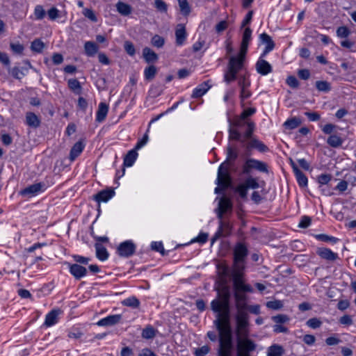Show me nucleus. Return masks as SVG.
I'll return each mask as SVG.
<instances>
[{"instance_id":"1","label":"nucleus","mask_w":356,"mask_h":356,"mask_svg":"<svg viewBox=\"0 0 356 356\" xmlns=\"http://www.w3.org/2000/svg\"><path fill=\"white\" fill-rule=\"evenodd\" d=\"M230 294L227 289L218 293V297L211 302V309L217 313L214 324L218 331V356H232L233 341L230 325Z\"/></svg>"},{"instance_id":"2","label":"nucleus","mask_w":356,"mask_h":356,"mask_svg":"<svg viewBox=\"0 0 356 356\" xmlns=\"http://www.w3.org/2000/svg\"><path fill=\"white\" fill-rule=\"evenodd\" d=\"M233 254L232 277L234 287L237 290L252 292V286L249 284H245L243 281L245 259L248 254L247 246L243 243H236L233 250Z\"/></svg>"},{"instance_id":"3","label":"nucleus","mask_w":356,"mask_h":356,"mask_svg":"<svg viewBox=\"0 0 356 356\" xmlns=\"http://www.w3.org/2000/svg\"><path fill=\"white\" fill-rule=\"evenodd\" d=\"M237 356H250V353L255 350L256 343L248 339V327H236Z\"/></svg>"},{"instance_id":"4","label":"nucleus","mask_w":356,"mask_h":356,"mask_svg":"<svg viewBox=\"0 0 356 356\" xmlns=\"http://www.w3.org/2000/svg\"><path fill=\"white\" fill-rule=\"evenodd\" d=\"M229 164L227 161L222 163L218 171L217 184L222 189L228 188L231 184V177L229 173Z\"/></svg>"},{"instance_id":"5","label":"nucleus","mask_w":356,"mask_h":356,"mask_svg":"<svg viewBox=\"0 0 356 356\" xmlns=\"http://www.w3.org/2000/svg\"><path fill=\"white\" fill-rule=\"evenodd\" d=\"M229 124L237 129L238 128L246 126L247 129L243 136L246 139L251 138L254 129V123L253 122L247 121L239 115L235 117L232 121L229 120Z\"/></svg>"},{"instance_id":"6","label":"nucleus","mask_w":356,"mask_h":356,"mask_svg":"<svg viewBox=\"0 0 356 356\" xmlns=\"http://www.w3.org/2000/svg\"><path fill=\"white\" fill-rule=\"evenodd\" d=\"M245 55L246 53L243 54L242 51L240 50L236 56H231L229 60L227 68L238 73L243 67Z\"/></svg>"},{"instance_id":"7","label":"nucleus","mask_w":356,"mask_h":356,"mask_svg":"<svg viewBox=\"0 0 356 356\" xmlns=\"http://www.w3.org/2000/svg\"><path fill=\"white\" fill-rule=\"evenodd\" d=\"M219 220V227L212 238L213 243L217 238L229 236L232 232V226L230 222L226 220H223L222 218Z\"/></svg>"},{"instance_id":"8","label":"nucleus","mask_w":356,"mask_h":356,"mask_svg":"<svg viewBox=\"0 0 356 356\" xmlns=\"http://www.w3.org/2000/svg\"><path fill=\"white\" fill-rule=\"evenodd\" d=\"M251 169H256L260 172H268L267 165L265 163L258 160L248 159L243 166V172L249 173Z\"/></svg>"},{"instance_id":"9","label":"nucleus","mask_w":356,"mask_h":356,"mask_svg":"<svg viewBox=\"0 0 356 356\" xmlns=\"http://www.w3.org/2000/svg\"><path fill=\"white\" fill-rule=\"evenodd\" d=\"M136 245L131 241H127L120 243L118 248V252L120 256L129 257L134 254Z\"/></svg>"},{"instance_id":"10","label":"nucleus","mask_w":356,"mask_h":356,"mask_svg":"<svg viewBox=\"0 0 356 356\" xmlns=\"http://www.w3.org/2000/svg\"><path fill=\"white\" fill-rule=\"evenodd\" d=\"M232 203L227 197H222L218 203L217 216L219 219H222L223 214L227 211L232 210Z\"/></svg>"},{"instance_id":"11","label":"nucleus","mask_w":356,"mask_h":356,"mask_svg":"<svg viewBox=\"0 0 356 356\" xmlns=\"http://www.w3.org/2000/svg\"><path fill=\"white\" fill-rule=\"evenodd\" d=\"M44 184L42 183H37L32 184L20 191L22 195H28L29 197L37 195L39 192L43 191Z\"/></svg>"},{"instance_id":"12","label":"nucleus","mask_w":356,"mask_h":356,"mask_svg":"<svg viewBox=\"0 0 356 356\" xmlns=\"http://www.w3.org/2000/svg\"><path fill=\"white\" fill-rule=\"evenodd\" d=\"M245 24H243L241 26V29H243V38L242 42L241 44L240 50L242 51V54L247 53L248 47L249 42L251 40V35H252V30L249 27H245Z\"/></svg>"},{"instance_id":"13","label":"nucleus","mask_w":356,"mask_h":356,"mask_svg":"<svg viewBox=\"0 0 356 356\" xmlns=\"http://www.w3.org/2000/svg\"><path fill=\"white\" fill-rule=\"evenodd\" d=\"M70 272L74 277L76 280H80L87 274V269L78 264H70Z\"/></svg>"},{"instance_id":"14","label":"nucleus","mask_w":356,"mask_h":356,"mask_svg":"<svg viewBox=\"0 0 356 356\" xmlns=\"http://www.w3.org/2000/svg\"><path fill=\"white\" fill-rule=\"evenodd\" d=\"M122 318L120 314L110 315L97 322L99 326H111L118 323Z\"/></svg>"},{"instance_id":"15","label":"nucleus","mask_w":356,"mask_h":356,"mask_svg":"<svg viewBox=\"0 0 356 356\" xmlns=\"http://www.w3.org/2000/svg\"><path fill=\"white\" fill-rule=\"evenodd\" d=\"M186 35L185 26L181 24H178L175 29L176 45H182L186 40Z\"/></svg>"},{"instance_id":"16","label":"nucleus","mask_w":356,"mask_h":356,"mask_svg":"<svg viewBox=\"0 0 356 356\" xmlns=\"http://www.w3.org/2000/svg\"><path fill=\"white\" fill-rule=\"evenodd\" d=\"M316 253L318 256H320L322 259L328 260V261H334L338 259V254L334 252H332L330 249L325 248H320L316 250Z\"/></svg>"},{"instance_id":"17","label":"nucleus","mask_w":356,"mask_h":356,"mask_svg":"<svg viewBox=\"0 0 356 356\" xmlns=\"http://www.w3.org/2000/svg\"><path fill=\"white\" fill-rule=\"evenodd\" d=\"M260 39L261 42L266 45L262 54V56H264L274 49L275 43L271 38L264 33L260 35Z\"/></svg>"},{"instance_id":"18","label":"nucleus","mask_w":356,"mask_h":356,"mask_svg":"<svg viewBox=\"0 0 356 356\" xmlns=\"http://www.w3.org/2000/svg\"><path fill=\"white\" fill-rule=\"evenodd\" d=\"M256 69L259 74L266 75L272 72L271 65L264 59H259L256 63Z\"/></svg>"},{"instance_id":"19","label":"nucleus","mask_w":356,"mask_h":356,"mask_svg":"<svg viewBox=\"0 0 356 356\" xmlns=\"http://www.w3.org/2000/svg\"><path fill=\"white\" fill-rule=\"evenodd\" d=\"M211 88L209 81H207L199 85L193 90L192 98H198L204 95Z\"/></svg>"},{"instance_id":"20","label":"nucleus","mask_w":356,"mask_h":356,"mask_svg":"<svg viewBox=\"0 0 356 356\" xmlns=\"http://www.w3.org/2000/svg\"><path fill=\"white\" fill-rule=\"evenodd\" d=\"M60 313L59 309H53L46 315L44 325L47 327L54 325L58 322V315Z\"/></svg>"},{"instance_id":"21","label":"nucleus","mask_w":356,"mask_h":356,"mask_svg":"<svg viewBox=\"0 0 356 356\" xmlns=\"http://www.w3.org/2000/svg\"><path fill=\"white\" fill-rule=\"evenodd\" d=\"M115 195V192L112 189L103 190L95 195V200L97 202L108 201Z\"/></svg>"},{"instance_id":"22","label":"nucleus","mask_w":356,"mask_h":356,"mask_svg":"<svg viewBox=\"0 0 356 356\" xmlns=\"http://www.w3.org/2000/svg\"><path fill=\"white\" fill-rule=\"evenodd\" d=\"M84 144L81 141L76 142L72 147L70 152V159L71 161H74L83 152L84 149Z\"/></svg>"},{"instance_id":"23","label":"nucleus","mask_w":356,"mask_h":356,"mask_svg":"<svg viewBox=\"0 0 356 356\" xmlns=\"http://www.w3.org/2000/svg\"><path fill=\"white\" fill-rule=\"evenodd\" d=\"M26 123L31 127L38 128L40 125V120L34 113L28 112L26 114Z\"/></svg>"},{"instance_id":"24","label":"nucleus","mask_w":356,"mask_h":356,"mask_svg":"<svg viewBox=\"0 0 356 356\" xmlns=\"http://www.w3.org/2000/svg\"><path fill=\"white\" fill-rule=\"evenodd\" d=\"M108 111V105L106 103L101 102L97 111L96 120L99 122H103L107 115Z\"/></svg>"},{"instance_id":"25","label":"nucleus","mask_w":356,"mask_h":356,"mask_svg":"<svg viewBox=\"0 0 356 356\" xmlns=\"http://www.w3.org/2000/svg\"><path fill=\"white\" fill-rule=\"evenodd\" d=\"M143 56L148 63L156 62L158 60V55L149 47H145L143 50Z\"/></svg>"},{"instance_id":"26","label":"nucleus","mask_w":356,"mask_h":356,"mask_svg":"<svg viewBox=\"0 0 356 356\" xmlns=\"http://www.w3.org/2000/svg\"><path fill=\"white\" fill-rule=\"evenodd\" d=\"M138 156V153L136 152V149H131L128 152L124 159V165L126 167H131L134 163L136 160Z\"/></svg>"},{"instance_id":"27","label":"nucleus","mask_w":356,"mask_h":356,"mask_svg":"<svg viewBox=\"0 0 356 356\" xmlns=\"http://www.w3.org/2000/svg\"><path fill=\"white\" fill-rule=\"evenodd\" d=\"M248 314H243L241 312L240 314H236V327H248Z\"/></svg>"},{"instance_id":"28","label":"nucleus","mask_w":356,"mask_h":356,"mask_svg":"<svg viewBox=\"0 0 356 356\" xmlns=\"http://www.w3.org/2000/svg\"><path fill=\"white\" fill-rule=\"evenodd\" d=\"M69 88L75 94L80 95L82 88L80 82L76 79H70L67 81Z\"/></svg>"},{"instance_id":"29","label":"nucleus","mask_w":356,"mask_h":356,"mask_svg":"<svg viewBox=\"0 0 356 356\" xmlns=\"http://www.w3.org/2000/svg\"><path fill=\"white\" fill-rule=\"evenodd\" d=\"M95 246L96 250L97 257L101 261H104L107 259L108 257V253L105 247H104L102 245L99 243H96Z\"/></svg>"},{"instance_id":"30","label":"nucleus","mask_w":356,"mask_h":356,"mask_svg":"<svg viewBox=\"0 0 356 356\" xmlns=\"http://www.w3.org/2000/svg\"><path fill=\"white\" fill-rule=\"evenodd\" d=\"M85 51L87 56H93L98 51V46L93 42H86L84 44Z\"/></svg>"},{"instance_id":"31","label":"nucleus","mask_w":356,"mask_h":356,"mask_svg":"<svg viewBox=\"0 0 356 356\" xmlns=\"http://www.w3.org/2000/svg\"><path fill=\"white\" fill-rule=\"evenodd\" d=\"M284 352V350L281 346L274 344L268 348L267 356H282Z\"/></svg>"},{"instance_id":"32","label":"nucleus","mask_w":356,"mask_h":356,"mask_svg":"<svg viewBox=\"0 0 356 356\" xmlns=\"http://www.w3.org/2000/svg\"><path fill=\"white\" fill-rule=\"evenodd\" d=\"M229 138L232 140H238V141H241V143H244L245 140H246V138H245L244 137H243V138H242V135L239 132V131L237 129L231 126L230 124H229Z\"/></svg>"},{"instance_id":"33","label":"nucleus","mask_w":356,"mask_h":356,"mask_svg":"<svg viewBox=\"0 0 356 356\" xmlns=\"http://www.w3.org/2000/svg\"><path fill=\"white\" fill-rule=\"evenodd\" d=\"M156 332L157 330L154 329L152 326L147 325L143 329L142 332V337L143 338L146 339H151L156 336Z\"/></svg>"},{"instance_id":"34","label":"nucleus","mask_w":356,"mask_h":356,"mask_svg":"<svg viewBox=\"0 0 356 356\" xmlns=\"http://www.w3.org/2000/svg\"><path fill=\"white\" fill-rule=\"evenodd\" d=\"M122 304L131 308H138L140 306V301L135 296H131L122 300Z\"/></svg>"},{"instance_id":"35","label":"nucleus","mask_w":356,"mask_h":356,"mask_svg":"<svg viewBox=\"0 0 356 356\" xmlns=\"http://www.w3.org/2000/svg\"><path fill=\"white\" fill-rule=\"evenodd\" d=\"M179 11L184 16H188L191 13V7L187 0H177Z\"/></svg>"},{"instance_id":"36","label":"nucleus","mask_w":356,"mask_h":356,"mask_svg":"<svg viewBox=\"0 0 356 356\" xmlns=\"http://www.w3.org/2000/svg\"><path fill=\"white\" fill-rule=\"evenodd\" d=\"M315 86L319 92H327L331 90V85L327 81H317Z\"/></svg>"},{"instance_id":"37","label":"nucleus","mask_w":356,"mask_h":356,"mask_svg":"<svg viewBox=\"0 0 356 356\" xmlns=\"http://www.w3.org/2000/svg\"><path fill=\"white\" fill-rule=\"evenodd\" d=\"M294 174L300 187H305L307 186V177L300 170H297V172Z\"/></svg>"},{"instance_id":"38","label":"nucleus","mask_w":356,"mask_h":356,"mask_svg":"<svg viewBox=\"0 0 356 356\" xmlns=\"http://www.w3.org/2000/svg\"><path fill=\"white\" fill-rule=\"evenodd\" d=\"M327 144L332 147H340L343 143V140L337 135H331L327 140Z\"/></svg>"},{"instance_id":"39","label":"nucleus","mask_w":356,"mask_h":356,"mask_svg":"<svg viewBox=\"0 0 356 356\" xmlns=\"http://www.w3.org/2000/svg\"><path fill=\"white\" fill-rule=\"evenodd\" d=\"M157 73V69L154 65H149L144 70V76L147 80H152L156 74Z\"/></svg>"},{"instance_id":"40","label":"nucleus","mask_w":356,"mask_h":356,"mask_svg":"<svg viewBox=\"0 0 356 356\" xmlns=\"http://www.w3.org/2000/svg\"><path fill=\"white\" fill-rule=\"evenodd\" d=\"M249 146L252 148H256L260 152H266L268 147L261 141L256 138H252L249 143Z\"/></svg>"},{"instance_id":"41","label":"nucleus","mask_w":356,"mask_h":356,"mask_svg":"<svg viewBox=\"0 0 356 356\" xmlns=\"http://www.w3.org/2000/svg\"><path fill=\"white\" fill-rule=\"evenodd\" d=\"M44 47V44L39 39L34 40L31 42V49L35 53H41Z\"/></svg>"},{"instance_id":"42","label":"nucleus","mask_w":356,"mask_h":356,"mask_svg":"<svg viewBox=\"0 0 356 356\" xmlns=\"http://www.w3.org/2000/svg\"><path fill=\"white\" fill-rule=\"evenodd\" d=\"M301 124V121L300 119L293 118L291 119L287 120L284 123V126L289 129H293L298 127Z\"/></svg>"},{"instance_id":"43","label":"nucleus","mask_w":356,"mask_h":356,"mask_svg":"<svg viewBox=\"0 0 356 356\" xmlns=\"http://www.w3.org/2000/svg\"><path fill=\"white\" fill-rule=\"evenodd\" d=\"M238 84L241 88H249L250 86L249 74H245L244 75H241L238 78Z\"/></svg>"},{"instance_id":"44","label":"nucleus","mask_w":356,"mask_h":356,"mask_svg":"<svg viewBox=\"0 0 356 356\" xmlns=\"http://www.w3.org/2000/svg\"><path fill=\"white\" fill-rule=\"evenodd\" d=\"M116 7L118 11L122 15H127L131 13V7L127 3L118 2Z\"/></svg>"},{"instance_id":"45","label":"nucleus","mask_w":356,"mask_h":356,"mask_svg":"<svg viewBox=\"0 0 356 356\" xmlns=\"http://www.w3.org/2000/svg\"><path fill=\"white\" fill-rule=\"evenodd\" d=\"M237 72L232 71L227 68V72L224 76V80L227 83H230L231 82L235 81L236 79Z\"/></svg>"},{"instance_id":"46","label":"nucleus","mask_w":356,"mask_h":356,"mask_svg":"<svg viewBox=\"0 0 356 356\" xmlns=\"http://www.w3.org/2000/svg\"><path fill=\"white\" fill-rule=\"evenodd\" d=\"M151 43L153 46L161 48L164 45L165 40L163 37L159 35H155L152 37Z\"/></svg>"},{"instance_id":"47","label":"nucleus","mask_w":356,"mask_h":356,"mask_svg":"<svg viewBox=\"0 0 356 356\" xmlns=\"http://www.w3.org/2000/svg\"><path fill=\"white\" fill-rule=\"evenodd\" d=\"M243 184L248 188L256 189L259 187V184L257 179L252 177H248L246 179Z\"/></svg>"},{"instance_id":"48","label":"nucleus","mask_w":356,"mask_h":356,"mask_svg":"<svg viewBox=\"0 0 356 356\" xmlns=\"http://www.w3.org/2000/svg\"><path fill=\"white\" fill-rule=\"evenodd\" d=\"M289 317L286 314H278L272 317V320L276 324H282L287 323L289 321Z\"/></svg>"},{"instance_id":"49","label":"nucleus","mask_w":356,"mask_h":356,"mask_svg":"<svg viewBox=\"0 0 356 356\" xmlns=\"http://www.w3.org/2000/svg\"><path fill=\"white\" fill-rule=\"evenodd\" d=\"M266 307L271 309H280L283 307V303L281 300H275L269 301L266 303Z\"/></svg>"},{"instance_id":"50","label":"nucleus","mask_w":356,"mask_h":356,"mask_svg":"<svg viewBox=\"0 0 356 356\" xmlns=\"http://www.w3.org/2000/svg\"><path fill=\"white\" fill-rule=\"evenodd\" d=\"M316 238L318 239V240H321L322 241H324V242H332V243H337L338 241V238H335L334 236H330L328 235H326V234H318V235H316Z\"/></svg>"},{"instance_id":"51","label":"nucleus","mask_w":356,"mask_h":356,"mask_svg":"<svg viewBox=\"0 0 356 356\" xmlns=\"http://www.w3.org/2000/svg\"><path fill=\"white\" fill-rule=\"evenodd\" d=\"M350 33V30L344 26H340L337 30V35L339 38H347Z\"/></svg>"},{"instance_id":"52","label":"nucleus","mask_w":356,"mask_h":356,"mask_svg":"<svg viewBox=\"0 0 356 356\" xmlns=\"http://www.w3.org/2000/svg\"><path fill=\"white\" fill-rule=\"evenodd\" d=\"M306 324L309 327L316 329L321 325L322 322L317 318H312L307 321Z\"/></svg>"},{"instance_id":"53","label":"nucleus","mask_w":356,"mask_h":356,"mask_svg":"<svg viewBox=\"0 0 356 356\" xmlns=\"http://www.w3.org/2000/svg\"><path fill=\"white\" fill-rule=\"evenodd\" d=\"M124 50L129 56H134L136 53L135 47L132 42L126 41L124 44Z\"/></svg>"},{"instance_id":"54","label":"nucleus","mask_w":356,"mask_h":356,"mask_svg":"<svg viewBox=\"0 0 356 356\" xmlns=\"http://www.w3.org/2000/svg\"><path fill=\"white\" fill-rule=\"evenodd\" d=\"M332 179V175L330 174H321L318 177V182L321 185L327 184Z\"/></svg>"},{"instance_id":"55","label":"nucleus","mask_w":356,"mask_h":356,"mask_svg":"<svg viewBox=\"0 0 356 356\" xmlns=\"http://www.w3.org/2000/svg\"><path fill=\"white\" fill-rule=\"evenodd\" d=\"M34 13H35V18L38 20L42 19L43 17L45 15V11L43 9L42 6H37L35 8Z\"/></svg>"},{"instance_id":"56","label":"nucleus","mask_w":356,"mask_h":356,"mask_svg":"<svg viewBox=\"0 0 356 356\" xmlns=\"http://www.w3.org/2000/svg\"><path fill=\"white\" fill-rule=\"evenodd\" d=\"M236 307L237 309L236 314H240L241 312L243 314H248L246 312L247 305L245 303V300L236 302Z\"/></svg>"},{"instance_id":"57","label":"nucleus","mask_w":356,"mask_h":356,"mask_svg":"<svg viewBox=\"0 0 356 356\" xmlns=\"http://www.w3.org/2000/svg\"><path fill=\"white\" fill-rule=\"evenodd\" d=\"M286 82L292 88H297L299 86V82L294 76H288Z\"/></svg>"},{"instance_id":"58","label":"nucleus","mask_w":356,"mask_h":356,"mask_svg":"<svg viewBox=\"0 0 356 356\" xmlns=\"http://www.w3.org/2000/svg\"><path fill=\"white\" fill-rule=\"evenodd\" d=\"M210 351V348L208 346H203L197 348L195 351V356H205Z\"/></svg>"},{"instance_id":"59","label":"nucleus","mask_w":356,"mask_h":356,"mask_svg":"<svg viewBox=\"0 0 356 356\" xmlns=\"http://www.w3.org/2000/svg\"><path fill=\"white\" fill-rule=\"evenodd\" d=\"M235 191L239 193L241 197L246 198L248 188L243 184H239Z\"/></svg>"},{"instance_id":"60","label":"nucleus","mask_w":356,"mask_h":356,"mask_svg":"<svg viewBox=\"0 0 356 356\" xmlns=\"http://www.w3.org/2000/svg\"><path fill=\"white\" fill-rule=\"evenodd\" d=\"M151 247L152 250L159 252L162 255L165 254V250L161 242H153Z\"/></svg>"},{"instance_id":"61","label":"nucleus","mask_w":356,"mask_h":356,"mask_svg":"<svg viewBox=\"0 0 356 356\" xmlns=\"http://www.w3.org/2000/svg\"><path fill=\"white\" fill-rule=\"evenodd\" d=\"M311 224V218L309 216H302L298 224V227L300 228H307Z\"/></svg>"},{"instance_id":"62","label":"nucleus","mask_w":356,"mask_h":356,"mask_svg":"<svg viewBox=\"0 0 356 356\" xmlns=\"http://www.w3.org/2000/svg\"><path fill=\"white\" fill-rule=\"evenodd\" d=\"M10 48L12 51L17 54H21L24 50V47L19 43H11Z\"/></svg>"},{"instance_id":"63","label":"nucleus","mask_w":356,"mask_h":356,"mask_svg":"<svg viewBox=\"0 0 356 356\" xmlns=\"http://www.w3.org/2000/svg\"><path fill=\"white\" fill-rule=\"evenodd\" d=\"M83 14L84 15L85 17H86L90 21H96L97 20V18H96V16H95L94 12L90 9H88V8L85 9L83 12Z\"/></svg>"},{"instance_id":"64","label":"nucleus","mask_w":356,"mask_h":356,"mask_svg":"<svg viewBox=\"0 0 356 356\" xmlns=\"http://www.w3.org/2000/svg\"><path fill=\"white\" fill-rule=\"evenodd\" d=\"M83 335V333L79 329H74L68 332V337L79 339Z\"/></svg>"}]
</instances>
